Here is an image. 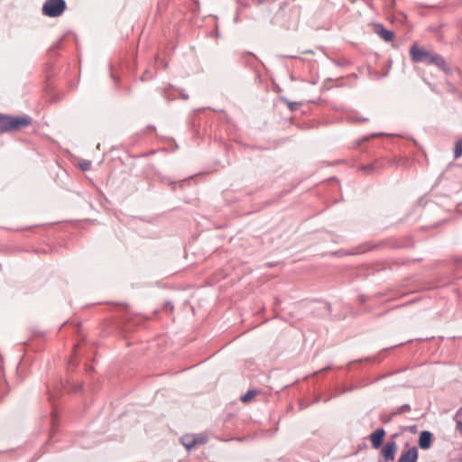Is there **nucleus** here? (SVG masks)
Here are the masks:
<instances>
[{
    "label": "nucleus",
    "mask_w": 462,
    "mask_h": 462,
    "mask_svg": "<svg viewBox=\"0 0 462 462\" xmlns=\"http://www.w3.org/2000/svg\"><path fill=\"white\" fill-rule=\"evenodd\" d=\"M385 431L383 429H377L369 436L374 448L377 449L382 446Z\"/></svg>",
    "instance_id": "obj_6"
},
{
    "label": "nucleus",
    "mask_w": 462,
    "mask_h": 462,
    "mask_svg": "<svg viewBox=\"0 0 462 462\" xmlns=\"http://www.w3.org/2000/svg\"><path fill=\"white\" fill-rule=\"evenodd\" d=\"M425 62L428 64H433L447 73L449 71V67L447 65L444 59L435 52H430L429 57Z\"/></svg>",
    "instance_id": "obj_5"
},
{
    "label": "nucleus",
    "mask_w": 462,
    "mask_h": 462,
    "mask_svg": "<svg viewBox=\"0 0 462 462\" xmlns=\"http://www.w3.org/2000/svg\"><path fill=\"white\" fill-rule=\"evenodd\" d=\"M397 451V444L394 440L387 441L381 449L382 457L385 462H393Z\"/></svg>",
    "instance_id": "obj_3"
},
{
    "label": "nucleus",
    "mask_w": 462,
    "mask_h": 462,
    "mask_svg": "<svg viewBox=\"0 0 462 462\" xmlns=\"http://www.w3.org/2000/svg\"><path fill=\"white\" fill-rule=\"evenodd\" d=\"M31 124L29 116H10L0 115V134L19 130Z\"/></svg>",
    "instance_id": "obj_1"
},
{
    "label": "nucleus",
    "mask_w": 462,
    "mask_h": 462,
    "mask_svg": "<svg viewBox=\"0 0 462 462\" xmlns=\"http://www.w3.org/2000/svg\"><path fill=\"white\" fill-rule=\"evenodd\" d=\"M377 33L378 35H380V37L382 39H383L385 42H391L393 39V32L385 29L383 25H380L378 30H377Z\"/></svg>",
    "instance_id": "obj_9"
},
{
    "label": "nucleus",
    "mask_w": 462,
    "mask_h": 462,
    "mask_svg": "<svg viewBox=\"0 0 462 462\" xmlns=\"http://www.w3.org/2000/svg\"><path fill=\"white\" fill-rule=\"evenodd\" d=\"M180 441L181 443L183 444V446L188 449V450H190L191 448H195V440H194V438H193V434H187V435H184L181 439H180Z\"/></svg>",
    "instance_id": "obj_10"
},
{
    "label": "nucleus",
    "mask_w": 462,
    "mask_h": 462,
    "mask_svg": "<svg viewBox=\"0 0 462 462\" xmlns=\"http://www.w3.org/2000/svg\"><path fill=\"white\" fill-rule=\"evenodd\" d=\"M432 443V434L428 430L421 431L419 438V447L421 449H429Z\"/></svg>",
    "instance_id": "obj_8"
},
{
    "label": "nucleus",
    "mask_w": 462,
    "mask_h": 462,
    "mask_svg": "<svg viewBox=\"0 0 462 462\" xmlns=\"http://www.w3.org/2000/svg\"><path fill=\"white\" fill-rule=\"evenodd\" d=\"M411 411V406L409 404H403L398 407L394 411H393L392 416L400 415Z\"/></svg>",
    "instance_id": "obj_12"
},
{
    "label": "nucleus",
    "mask_w": 462,
    "mask_h": 462,
    "mask_svg": "<svg viewBox=\"0 0 462 462\" xmlns=\"http://www.w3.org/2000/svg\"><path fill=\"white\" fill-rule=\"evenodd\" d=\"M418 460V449L416 447H412L408 450L402 452L398 458L397 462H417Z\"/></svg>",
    "instance_id": "obj_7"
},
{
    "label": "nucleus",
    "mask_w": 462,
    "mask_h": 462,
    "mask_svg": "<svg viewBox=\"0 0 462 462\" xmlns=\"http://www.w3.org/2000/svg\"><path fill=\"white\" fill-rule=\"evenodd\" d=\"M148 78H151V76H150V75H148V72H145V73L142 76L141 79H142V80H144V79H148Z\"/></svg>",
    "instance_id": "obj_18"
},
{
    "label": "nucleus",
    "mask_w": 462,
    "mask_h": 462,
    "mask_svg": "<svg viewBox=\"0 0 462 462\" xmlns=\"http://www.w3.org/2000/svg\"><path fill=\"white\" fill-rule=\"evenodd\" d=\"M454 155H455V158H458V157L462 156V139L458 140L456 143Z\"/></svg>",
    "instance_id": "obj_15"
},
{
    "label": "nucleus",
    "mask_w": 462,
    "mask_h": 462,
    "mask_svg": "<svg viewBox=\"0 0 462 462\" xmlns=\"http://www.w3.org/2000/svg\"><path fill=\"white\" fill-rule=\"evenodd\" d=\"M256 393L257 392L254 390L248 391L245 395L241 397V401L245 403L250 402L256 395Z\"/></svg>",
    "instance_id": "obj_13"
},
{
    "label": "nucleus",
    "mask_w": 462,
    "mask_h": 462,
    "mask_svg": "<svg viewBox=\"0 0 462 462\" xmlns=\"http://www.w3.org/2000/svg\"><path fill=\"white\" fill-rule=\"evenodd\" d=\"M374 166L373 164H370V165H366V166H364L362 169L364 171H372L374 170Z\"/></svg>",
    "instance_id": "obj_17"
},
{
    "label": "nucleus",
    "mask_w": 462,
    "mask_h": 462,
    "mask_svg": "<svg viewBox=\"0 0 462 462\" xmlns=\"http://www.w3.org/2000/svg\"><path fill=\"white\" fill-rule=\"evenodd\" d=\"M462 411V408H460L455 414L454 420H456V430L462 435V421L457 419L458 415Z\"/></svg>",
    "instance_id": "obj_14"
},
{
    "label": "nucleus",
    "mask_w": 462,
    "mask_h": 462,
    "mask_svg": "<svg viewBox=\"0 0 462 462\" xmlns=\"http://www.w3.org/2000/svg\"><path fill=\"white\" fill-rule=\"evenodd\" d=\"M193 438L195 440V447L207 443L208 439V436L205 434H193Z\"/></svg>",
    "instance_id": "obj_11"
},
{
    "label": "nucleus",
    "mask_w": 462,
    "mask_h": 462,
    "mask_svg": "<svg viewBox=\"0 0 462 462\" xmlns=\"http://www.w3.org/2000/svg\"><path fill=\"white\" fill-rule=\"evenodd\" d=\"M65 10V0H46L42 8V14L48 17H59Z\"/></svg>",
    "instance_id": "obj_2"
},
{
    "label": "nucleus",
    "mask_w": 462,
    "mask_h": 462,
    "mask_svg": "<svg viewBox=\"0 0 462 462\" xmlns=\"http://www.w3.org/2000/svg\"><path fill=\"white\" fill-rule=\"evenodd\" d=\"M430 51H427L414 44L410 49L411 59L413 62H425Z\"/></svg>",
    "instance_id": "obj_4"
},
{
    "label": "nucleus",
    "mask_w": 462,
    "mask_h": 462,
    "mask_svg": "<svg viewBox=\"0 0 462 462\" xmlns=\"http://www.w3.org/2000/svg\"><path fill=\"white\" fill-rule=\"evenodd\" d=\"M79 166L83 171H88L91 167V162L89 161H84L80 162Z\"/></svg>",
    "instance_id": "obj_16"
},
{
    "label": "nucleus",
    "mask_w": 462,
    "mask_h": 462,
    "mask_svg": "<svg viewBox=\"0 0 462 462\" xmlns=\"http://www.w3.org/2000/svg\"><path fill=\"white\" fill-rule=\"evenodd\" d=\"M183 98H184V99H187V98H188V96L183 95Z\"/></svg>",
    "instance_id": "obj_19"
}]
</instances>
